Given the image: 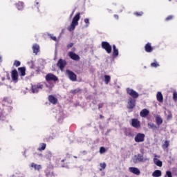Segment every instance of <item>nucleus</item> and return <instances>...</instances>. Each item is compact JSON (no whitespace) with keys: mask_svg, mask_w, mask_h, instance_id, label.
Masks as SVG:
<instances>
[{"mask_svg":"<svg viewBox=\"0 0 177 177\" xmlns=\"http://www.w3.org/2000/svg\"><path fill=\"white\" fill-rule=\"evenodd\" d=\"M81 19V13L78 12L73 19L71 26L68 28V31H74L75 27L78 26V21Z\"/></svg>","mask_w":177,"mask_h":177,"instance_id":"f257e3e1","label":"nucleus"},{"mask_svg":"<svg viewBox=\"0 0 177 177\" xmlns=\"http://www.w3.org/2000/svg\"><path fill=\"white\" fill-rule=\"evenodd\" d=\"M136 101L132 98H130L128 102V109H133L136 106Z\"/></svg>","mask_w":177,"mask_h":177,"instance_id":"f8f14e48","label":"nucleus"},{"mask_svg":"<svg viewBox=\"0 0 177 177\" xmlns=\"http://www.w3.org/2000/svg\"><path fill=\"white\" fill-rule=\"evenodd\" d=\"M161 175H162V173L160 170H156L152 174L153 177H160L161 176Z\"/></svg>","mask_w":177,"mask_h":177,"instance_id":"b1692460","label":"nucleus"},{"mask_svg":"<svg viewBox=\"0 0 177 177\" xmlns=\"http://www.w3.org/2000/svg\"><path fill=\"white\" fill-rule=\"evenodd\" d=\"M43 86L40 85V86H32V93H37V92L39 91H41V89H42Z\"/></svg>","mask_w":177,"mask_h":177,"instance_id":"4468645a","label":"nucleus"},{"mask_svg":"<svg viewBox=\"0 0 177 177\" xmlns=\"http://www.w3.org/2000/svg\"><path fill=\"white\" fill-rule=\"evenodd\" d=\"M103 107V104H100L98 105V109H102Z\"/></svg>","mask_w":177,"mask_h":177,"instance_id":"c03bdc74","label":"nucleus"},{"mask_svg":"<svg viewBox=\"0 0 177 177\" xmlns=\"http://www.w3.org/2000/svg\"><path fill=\"white\" fill-rule=\"evenodd\" d=\"M68 55L73 60H80V56L75 53L69 52Z\"/></svg>","mask_w":177,"mask_h":177,"instance_id":"ddd939ff","label":"nucleus"},{"mask_svg":"<svg viewBox=\"0 0 177 177\" xmlns=\"http://www.w3.org/2000/svg\"><path fill=\"white\" fill-rule=\"evenodd\" d=\"M100 167H101V168L100 169V171H103V169H106V162L100 163Z\"/></svg>","mask_w":177,"mask_h":177,"instance_id":"c756f323","label":"nucleus"},{"mask_svg":"<svg viewBox=\"0 0 177 177\" xmlns=\"http://www.w3.org/2000/svg\"><path fill=\"white\" fill-rule=\"evenodd\" d=\"M80 91V88L75 89V90H72L71 92V93H78Z\"/></svg>","mask_w":177,"mask_h":177,"instance_id":"58836bf2","label":"nucleus"},{"mask_svg":"<svg viewBox=\"0 0 177 177\" xmlns=\"http://www.w3.org/2000/svg\"><path fill=\"white\" fill-rule=\"evenodd\" d=\"M146 161H150V158L147 156H143L142 155L138 154L135 156L134 162H146Z\"/></svg>","mask_w":177,"mask_h":177,"instance_id":"f03ea898","label":"nucleus"},{"mask_svg":"<svg viewBox=\"0 0 177 177\" xmlns=\"http://www.w3.org/2000/svg\"><path fill=\"white\" fill-rule=\"evenodd\" d=\"M113 56H118V49H117V48L115 47V45H113Z\"/></svg>","mask_w":177,"mask_h":177,"instance_id":"cd10ccee","label":"nucleus"},{"mask_svg":"<svg viewBox=\"0 0 177 177\" xmlns=\"http://www.w3.org/2000/svg\"><path fill=\"white\" fill-rule=\"evenodd\" d=\"M48 100L50 103H52L53 104H56L57 103V98L55 97L53 95H49Z\"/></svg>","mask_w":177,"mask_h":177,"instance_id":"f3484780","label":"nucleus"},{"mask_svg":"<svg viewBox=\"0 0 177 177\" xmlns=\"http://www.w3.org/2000/svg\"><path fill=\"white\" fill-rule=\"evenodd\" d=\"M46 149V144H42L41 147L39 148V150H45Z\"/></svg>","mask_w":177,"mask_h":177,"instance_id":"f704fd0d","label":"nucleus"},{"mask_svg":"<svg viewBox=\"0 0 177 177\" xmlns=\"http://www.w3.org/2000/svg\"><path fill=\"white\" fill-rule=\"evenodd\" d=\"M131 125L133 128H140V122L138 119H132Z\"/></svg>","mask_w":177,"mask_h":177,"instance_id":"1a4fd4ad","label":"nucleus"},{"mask_svg":"<svg viewBox=\"0 0 177 177\" xmlns=\"http://www.w3.org/2000/svg\"><path fill=\"white\" fill-rule=\"evenodd\" d=\"M153 162L155 165H157V167H162V162L158 158H154Z\"/></svg>","mask_w":177,"mask_h":177,"instance_id":"6ab92c4d","label":"nucleus"},{"mask_svg":"<svg viewBox=\"0 0 177 177\" xmlns=\"http://www.w3.org/2000/svg\"><path fill=\"white\" fill-rule=\"evenodd\" d=\"M46 81H57V77L56 75L52 74V73H48L46 76Z\"/></svg>","mask_w":177,"mask_h":177,"instance_id":"6e6552de","label":"nucleus"},{"mask_svg":"<svg viewBox=\"0 0 177 177\" xmlns=\"http://www.w3.org/2000/svg\"><path fill=\"white\" fill-rule=\"evenodd\" d=\"M73 45H74V44H73V43L69 44L67 46L68 49H70V48H73Z\"/></svg>","mask_w":177,"mask_h":177,"instance_id":"a19ab883","label":"nucleus"},{"mask_svg":"<svg viewBox=\"0 0 177 177\" xmlns=\"http://www.w3.org/2000/svg\"><path fill=\"white\" fill-rule=\"evenodd\" d=\"M149 114H150V111L146 109H142L140 113V117H143V118L147 117Z\"/></svg>","mask_w":177,"mask_h":177,"instance_id":"2eb2a0df","label":"nucleus"},{"mask_svg":"<svg viewBox=\"0 0 177 177\" xmlns=\"http://www.w3.org/2000/svg\"><path fill=\"white\" fill-rule=\"evenodd\" d=\"M73 15H74V10L73 11L72 14L71 15V16H73Z\"/></svg>","mask_w":177,"mask_h":177,"instance_id":"09e8293b","label":"nucleus"},{"mask_svg":"<svg viewBox=\"0 0 177 177\" xmlns=\"http://www.w3.org/2000/svg\"><path fill=\"white\" fill-rule=\"evenodd\" d=\"M145 134L142 133H138L135 138L134 140L136 142V143H140L142 142H145Z\"/></svg>","mask_w":177,"mask_h":177,"instance_id":"423d86ee","label":"nucleus"},{"mask_svg":"<svg viewBox=\"0 0 177 177\" xmlns=\"http://www.w3.org/2000/svg\"><path fill=\"white\" fill-rule=\"evenodd\" d=\"M11 77L13 81V82H17L19 80V73H17V70H13L11 72Z\"/></svg>","mask_w":177,"mask_h":177,"instance_id":"0eeeda50","label":"nucleus"},{"mask_svg":"<svg viewBox=\"0 0 177 177\" xmlns=\"http://www.w3.org/2000/svg\"><path fill=\"white\" fill-rule=\"evenodd\" d=\"M30 168H34L35 171H41V169H42V166H41V165H37L32 162L30 165Z\"/></svg>","mask_w":177,"mask_h":177,"instance_id":"dca6fc26","label":"nucleus"},{"mask_svg":"<svg viewBox=\"0 0 177 177\" xmlns=\"http://www.w3.org/2000/svg\"><path fill=\"white\" fill-rule=\"evenodd\" d=\"M33 53L37 55L39 52V46L38 44H34L32 46Z\"/></svg>","mask_w":177,"mask_h":177,"instance_id":"412c9836","label":"nucleus"},{"mask_svg":"<svg viewBox=\"0 0 177 177\" xmlns=\"http://www.w3.org/2000/svg\"><path fill=\"white\" fill-rule=\"evenodd\" d=\"M100 153L101 154H103V153H106V148H105V147H100Z\"/></svg>","mask_w":177,"mask_h":177,"instance_id":"473e14b6","label":"nucleus"},{"mask_svg":"<svg viewBox=\"0 0 177 177\" xmlns=\"http://www.w3.org/2000/svg\"><path fill=\"white\" fill-rule=\"evenodd\" d=\"M8 80H10V77L8 76Z\"/></svg>","mask_w":177,"mask_h":177,"instance_id":"3c124183","label":"nucleus"},{"mask_svg":"<svg viewBox=\"0 0 177 177\" xmlns=\"http://www.w3.org/2000/svg\"><path fill=\"white\" fill-rule=\"evenodd\" d=\"M114 17L115 18V19H118V15H114Z\"/></svg>","mask_w":177,"mask_h":177,"instance_id":"de8ad7c7","label":"nucleus"},{"mask_svg":"<svg viewBox=\"0 0 177 177\" xmlns=\"http://www.w3.org/2000/svg\"><path fill=\"white\" fill-rule=\"evenodd\" d=\"M18 70L21 77H24V75H26V68L21 67V68H19Z\"/></svg>","mask_w":177,"mask_h":177,"instance_id":"4be33fe9","label":"nucleus"},{"mask_svg":"<svg viewBox=\"0 0 177 177\" xmlns=\"http://www.w3.org/2000/svg\"><path fill=\"white\" fill-rule=\"evenodd\" d=\"M172 15H170V16H169V17H167V18H166V20L167 21H168V20H171V19H172Z\"/></svg>","mask_w":177,"mask_h":177,"instance_id":"37998d69","label":"nucleus"},{"mask_svg":"<svg viewBox=\"0 0 177 177\" xmlns=\"http://www.w3.org/2000/svg\"><path fill=\"white\" fill-rule=\"evenodd\" d=\"M102 48L104 49L107 53H111V46L109 42L102 41Z\"/></svg>","mask_w":177,"mask_h":177,"instance_id":"39448f33","label":"nucleus"},{"mask_svg":"<svg viewBox=\"0 0 177 177\" xmlns=\"http://www.w3.org/2000/svg\"><path fill=\"white\" fill-rule=\"evenodd\" d=\"M0 62H2V57H0Z\"/></svg>","mask_w":177,"mask_h":177,"instance_id":"8fccbe9b","label":"nucleus"},{"mask_svg":"<svg viewBox=\"0 0 177 177\" xmlns=\"http://www.w3.org/2000/svg\"><path fill=\"white\" fill-rule=\"evenodd\" d=\"M169 1H171V0H169Z\"/></svg>","mask_w":177,"mask_h":177,"instance_id":"864d4df0","label":"nucleus"},{"mask_svg":"<svg viewBox=\"0 0 177 177\" xmlns=\"http://www.w3.org/2000/svg\"><path fill=\"white\" fill-rule=\"evenodd\" d=\"M28 64L30 67V68H33V67H34V61L30 60V61L28 62Z\"/></svg>","mask_w":177,"mask_h":177,"instance_id":"2f4dec72","label":"nucleus"},{"mask_svg":"<svg viewBox=\"0 0 177 177\" xmlns=\"http://www.w3.org/2000/svg\"><path fill=\"white\" fill-rule=\"evenodd\" d=\"M151 67H158V66H160V64H158V63H157V62H153L151 64Z\"/></svg>","mask_w":177,"mask_h":177,"instance_id":"72a5a7b5","label":"nucleus"},{"mask_svg":"<svg viewBox=\"0 0 177 177\" xmlns=\"http://www.w3.org/2000/svg\"><path fill=\"white\" fill-rule=\"evenodd\" d=\"M160 156H157L156 154L154 155V158H160Z\"/></svg>","mask_w":177,"mask_h":177,"instance_id":"49530a36","label":"nucleus"},{"mask_svg":"<svg viewBox=\"0 0 177 177\" xmlns=\"http://www.w3.org/2000/svg\"><path fill=\"white\" fill-rule=\"evenodd\" d=\"M165 114L167 120H171V118H172V113H171V111L169 110L165 111Z\"/></svg>","mask_w":177,"mask_h":177,"instance_id":"5701e85b","label":"nucleus"},{"mask_svg":"<svg viewBox=\"0 0 177 177\" xmlns=\"http://www.w3.org/2000/svg\"><path fill=\"white\" fill-rule=\"evenodd\" d=\"M66 74L68 77L69 80H71V81H77V75H75L74 72L70 70H66Z\"/></svg>","mask_w":177,"mask_h":177,"instance_id":"20e7f679","label":"nucleus"},{"mask_svg":"<svg viewBox=\"0 0 177 177\" xmlns=\"http://www.w3.org/2000/svg\"><path fill=\"white\" fill-rule=\"evenodd\" d=\"M36 3H37V5H38V2H37Z\"/></svg>","mask_w":177,"mask_h":177,"instance_id":"603ef678","label":"nucleus"},{"mask_svg":"<svg viewBox=\"0 0 177 177\" xmlns=\"http://www.w3.org/2000/svg\"><path fill=\"white\" fill-rule=\"evenodd\" d=\"M169 147V141H165L164 144L162 146L164 150H165V149H168Z\"/></svg>","mask_w":177,"mask_h":177,"instance_id":"bb28decb","label":"nucleus"},{"mask_svg":"<svg viewBox=\"0 0 177 177\" xmlns=\"http://www.w3.org/2000/svg\"><path fill=\"white\" fill-rule=\"evenodd\" d=\"M84 23H86V24H87V25H86V27H89V19L86 18V19H84Z\"/></svg>","mask_w":177,"mask_h":177,"instance_id":"e433bc0d","label":"nucleus"},{"mask_svg":"<svg viewBox=\"0 0 177 177\" xmlns=\"http://www.w3.org/2000/svg\"><path fill=\"white\" fill-rule=\"evenodd\" d=\"M162 118H161V116L157 115L156 116V122L157 125H161V124H162Z\"/></svg>","mask_w":177,"mask_h":177,"instance_id":"aec40b11","label":"nucleus"},{"mask_svg":"<svg viewBox=\"0 0 177 177\" xmlns=\"http://www.w3.org/2000/svg\"><path fill=\"white\" fill-rule=\"evenodd\" d=\"M110 80H111L110 76H109V75H105L104 76V81H105L106 84H109V82H110Z\"/></svg>","mask_w":177,"mask_h":177,"instance_id":"7c9ffc66","label":"nucleus"},{"mask_svg":"<svg viewBox=\"0 0 177 177\" xmlns=\"http://www.w3.org/2000/svg\"><path fill=\"white\" fill-rule=\"evenodd\" d=\"M17 8L18 9V10H21L24 8V3L23 2H18V3L17 4Z\"/></svg>","mask_w":177,"mask_h":177,"instance_id":"a878e982","label":"nucleus"},{"mask_svg":"<svg viewBox=\"0 0 177 177\" xmlns=\"http://www.w3.org/2000/svg\"><path fill=\"white\" fill-rule=\"evenodd\" d=\"M156 97H157V100L158 102H162L163 100V97H162V94L161 93V92H158L156 95Z\"/></svg>","mask_w":177,"mask_h":177,"instance_id":"393cba45","label":"nucleus"},{"mask_svg":"<svg viewBox=\"0 0 177 177\" xmlns=\"http://www.w3.org/2000/svg\"><path fill=\"white\" fill-rule=\"evenodd\" d=\"M166 175L168 177H172V173H171V171H167Z\"/></svg>","mask_w":177,"mask_h":177,"instance_id":"ea45409f","label":"nucleus"},{"mask_svg":"<svg viewBox=\"0 0 177 177\" xmlns=\"http://www.w3.org/2000/svg\"><path fill=\"white\" fill-rule=\"evenodd\" d=\"M67 62L64 59H59L57 63L58 67H59L60 70L63 71V68L66 67Z\"/></svg>","mask_w":177,"mask_h":177,"instance_id":"9d476101","label":"nucleus"},{"mask_svg":"<svg viewBox=\"0 0 177 177\" xmlns=\"http://www.w3.org/2000/svg\"><path fill=\"white\" fill-rule=\"evenodd\" d=\"M173 99H174V100H175V102H176V100H177V93H174Z\"/></svg>","mask_w":177,"mask_h":177,"instance_id":"4c0bfd02","label":"nucleus"},{"mask_svg":"<svg viewBox=\"0 0 177 177\" xmlns=\"http://www.w3.org/2000/svg\"><path fill=\"white\" fill-rule=\"evenodd\" d=\"M129 171L131 172V174H134V175H140V170L137 167H129Z\"/></svg>","mask_w":177,"mask_h":177,"instance_id":"9b49d317","label":"nucleus"},{"mask_svg":"<svg viewBox=\"0 0 177 177\" xmlns=\"http://www.w3.org/2000/svg\"><path fill=\"white\" fill-rule=\"evenodd\" d=\"M148 127L150 128L151 129L156 130V129L157 128V126H156L154 123H148Z\"/></svg>","mask_w":177,"mask_h":177,"instance_id":"c85d7f7f","label":"nucleus"},{"mask_svg":"<svg viewBox=\"0 0 177 177\" xmlns=\"http://www.w3.org/2000/svg\"><path fill=\"white\" fill-rule=\"evenodd\" d=\"M145 51L150 53L151 52H153V47H151V44L150 43H148L145 45Z\"/></svg>","mask_w":177,"mask_h":177,"instance_id":"a211bd4d","label":"nucleus"},{"mask_svg":"<svg viewBox=\"0 0 177 177\" xmlns=\"http://www.w3.org/2000/svg\"><path fill=\"white\" fill-rule=\"evenodd\" d=\"M51 38L53 41H56V37L55 36H51Z\"/></svg>","mask_w":177,"mask_h":177,"instance_id":"a18cd8bd","label":"nucleus"},{"mask_svg":"<svg viewBox=\"0 0 177 177\" xmlns=\"http://www.w3.org/2000/svg\"><path fill=\"white\" fill-rule=\"evenodd\" d=\"M126 91L128 95L131 96V97H133V99H138V97H139V93H138V92H136L135 90L131 88H127Z\"/></svg>","mask_w":177,"mask_h":177,"instance_id":"7ed1b4c3","label":"nucleus"},{"mask_svg":"<svg viewBox=\"0 0 177 177\" xmlns=\"http://www.w3.org/2000/svg\"><path fill=\"white\" fill-rule=\"evenodd\" d=\"M21 63L19 61H15L14 63V66H15V67H19V66H20Z\"/></svg>","mask_w":177,"mask_h":177,"instance_id":"c9c22d12","label":"nucleus"},{"mask_svg":"<svg viewBox=\"0 0 177 177\" xmlns=\"http://www.w3.org/2000/svg\"><path fill=\"white\" fill-rule=\"evenodd\" d=\"M136 16H142L143 15V12H135Z\"/></svg>","mask_w":177,"mask_h":177,"instance_id":"79ce46f5","label":"nucleus"}]
</instances>
